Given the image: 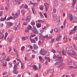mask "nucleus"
<instances>
[{"instance_id": "1", "label": "nucleus", "mask_w": 77, "mask_h": 77, "mask_svg": "<svg viewBox=\"0 0 77 77\" xmlns=\"http://www.w3.org/2000/svg\"><path fill=\"white\" fill-rule=\"evenodd\" d=\"M77 29V26H75L74 27V28L73 29V30H72L70 31V32L69 33V35H72L73 34H74V32H76Z\"/></svg>"}, {"instance_id": "2", "label": "nucleus", "mask_w": 77, "mask_h": 77, "mask_svg": "<svg viewBox=\"0 0 77 77\" xmlns=\"http://www.w3.org/2000/svg\"><path fill=\"white\" fill-rule=\"evenodd\" d=\"M6 24L7 25L6 27L8 29L10 28L11 26H13V23L9 22H7Z\"/></svg>"}, {"instance_id": "3", "label": "nucleus", "mask_w": 77, "mask_h": 77, "mask_svg": "<svg viewBox=\"0 0 77 77\" xmlns=\"http://www.w3.org/2000/svg\"><path fill=\"white\" fill-rule=\"evenodd\" d=\"M52 15L53 17L54 20L55 21H56V22H58L59 20L57 19V18H56V14H54L53 13Z\"/></svg>"}, {"instance_id": "4", "label": "nucleus", "mask_w": 77, "mask_h": 77, "mask_svg": "<svg viewBox=\"0 0 77 77\" xmlns=\"http://www.w3.org/2000/svg\"><path fill=\"white\" fill-rule=\"evenodd\" d=\"M20 14V10H18L17 11V14H15V16L14 19H15V18H17L18 17V14Z\"/></svg>"}, {"instance_id": "5", "label": "nucleus", "mask_w": 77, "mask_h": 77, "mask_svg": "<svg viewBox=\"0 0 77 77\" xmlns=\"http://www.w3.org/2000/svg\"><path fill=\"white\" fill-rule=\"evenodd\" d=\"M40 39L42 41L44 40V36L41 33L40 34Z\"/></svg>"}, {"instance_id": "6", "label": "nucleus", "mask_w": 77, "mask_h": 77, "mask_svg": "<svg viewBox=\"0 0 77 77\" xmlns=\"http://www.w3.org/2000/svg\"><path fill=\"white\" fill-rule=\"evenodd\" d=\"M40 53L42 55H43V56H45V54L44 53V49L41 50L40 51Z\"/></svg>"}, {"instance_id": "7", "label": "nucleus", "mask_w": 77, "mask_h": 77, "mask_svg": "<svg viewBox=\"0 0 77 77\" xmlns=\"http://www.w3.org/2000/svg\"><path fill=\"white\" fill-rule=\"evenodd\" d=\"M68 18H69V20H70V21H72V19L73 18V17H72V14H70L69 15Z\"/></svg>"}, {"instance_id": "8", "label": "nucleus", "mask_w": 77, "mask_h": 77, "mask_svg": "<svg viewBox=\"0 0 77 77\" xmlns=\"http://www.w3.org/2000/svg\"><path fill=\"white\" fill-rule=\"evenodd\" d=\"M54 5L56 6H59V3L57 0H54Z\"/></svg>"}, {"instance_id": "9", "label": "nucleus", "mask_w": 77, "mask_h": 77, "mask_svg": "<svg viewBox=\"0 0 77 77\" xmlns=\"http://www.w3.org/2000/svg\"><path fill=\"white\" fill-rule=\"evenodd\" d=\"M30 40L31 42H32L33 43H35L36 42V41L35 40V38H30Z\"/></svg>"}, {"instance_id": "10", "label": "nucleus", "mask_w": 77, "mask_h": 77, "mask_svg": "<svg viewBox=\"0 0 77 77\" xmlns=\"http://www.w3.org/2000/svg\"><path fill=\"white\" fill-rule=\"evenodd\" d=\"M76 22H77V17H75L73 18V23H76Z\"/></svg>"}, {"instance_id": "11", "label": "nucleus", "mask_w": 77, "mask_h": 77, "mask_svg": "<svg viewBox=\"0 0 77 77\" xmlns=\"http://www.w3.org/2000/svg\"><path fill=\"white\" fill-rule=\"evenodd\" d=\"M33 48L34 50H37L38 48V47L36 45L34 44L33 45Z\"/></svg>"}, {"instance_id": "12", "label": "nucleus", "mask_w": 77, "mask_h": 77, "mask_svg": "<svg viewBox=\"0 0 77 77\" xmlns=\"http://www.w3.org/2000/svg\"><path fill=\"white\" fill-rule=\"evenodd\" d=\"M30 20V17H26V21L27 23H29V22Z\"/></svg>"}, {"instance_id": "13", "label": "nucleus", "mask_w": 77, "mask_h": 77, "mask_svg": "<svg viewBox=\"0 0 77 77\" xmlns=\"http://www.w3.org/2000/svg\"><path fill=\"white\" fill-rule=\"evenodd\" d=\"M45 59L46 60H47L49 62H50V57H45Z\"/></svg>"}, {"instance_id": "14", "label": "nucleus", "mask_w": 77, "mask_h": 77, "mask_svg": "<svg viewBox=\"0 0 77 77\" xmlns=\"http://www.w3.org/2000/svg\"><path fill=\"white\" fill-rule=\"evenodd\" d=\"M32 67L33 68V69L34 71H36L37 70V67L36 65H33L32 66Z\"/></svg>"}, {"instance_id": "15", "label": "nucleus", "mask_w": 77, "mask_h": 77, "mask_svg": "<svg viewBox=\"0 0 77 77\" xmlns=\"http://www.w3.org/2000/svg\"><path fill=\"white\" fill-rule=\"evenodd\" d=\"M29 38V37H23L22 38V39L23 40V41H25V40H26V39H27Z\"/></svg>"}, {"instance_id": "16", "label": "nucleus", "mask_w": 77, "mask_h": 77, "mask_svg": "<svg viewBox=\"0 0 77 77\" xmlns=\"http://www.w3.org/2000/svg\"><path fill=\"white\" fill-rule=\"evenodd\" d=\"M37 30L36 28V27L35 26H33L32 29V31L33 32L35 30Z\"/></svg>"}, {"instance_id": "17", "label": "nucleus", "mask_w": 77, "mask_h": 77, "mask_svg": "<svg viewBox=\"0 0 77 77\" xmlns=\"http://www.w3.org/2000/svg\"><path fill=\"white\" fill-rule=\"evenodd\" d=\"M36 26L37 28H39L41 27V24L40 23H37L36 24Z\"/></svg>"}, {"instance_id": "18", "label": "nucleus", "mask_w": 77, "mask_h": 77, "mask_svg": "<svg viewBox=\"0 0 77 77\" xmlns=\"http://www.w3.org/2000/svg\"><path fill=\"white\" fill-rule=\"evenodd\" d=\"M50 73H51V74H54V70L53 69H51L50 70Z\"/></svg>"}, {"instance_id": "19", "label": "nucleus", "mask_w": 77, "mask_h": 77, "mask_svg": "<svg viewBox=\"0 0 77 77\" xmlns=\"http://www.w3.org/2000/svg\"><path fill=\"white\" fill-rule=\"evenodd\" d=\"M60 38H61V36H60L56 38V40L57 41H59L60 39Z\"/></svg>"}, {"instance_id": "20", "label": "nucleus", "mask_w": 77, "mask_h": 77, "mask_svg": "<svg viewBox=\"0 0 77 77\" xmlns=\"http://www.w3.org/2000/svg\"><path fill=\"white\" fill-rule=\"evenodd\" d=\"M33 32L34 33H35V34H38V33H39V32L38 31V30H37V29H36Z\"/></svg>"}, {"instance_id": "21", "label": "nucleus", "mask_w": 77, "mask_h": 77, "mask_svg": "<svg viewBox=\"0 0 77 77\" xmlns=\"http://www.w3.org/2000/svg\"><path fill=\"white\" fill-rule=\"evenodd\" d=\"M63 61V60H60L59 61H58V63L59 64H61L62 63V62Z\"/></svg>"}, {"instance_id": "22", "label": "nucleus", "mask_w": 77, "mask_h": 77, "mask_svg": "<svg viewBox=\"0 0 77 77\" xmlns=\"http://www.w3.org/2000/svg\"><path fill=\"white\" fill-rule=\"evenodd\" d=\"M53 38V36L51 35H49V37H48V39H51Z\"/></svg>"}, {"instance_id": "23", "label": "nucleus", "mask_w": 77, "mask_h": 77, "mask_svg": "<svg viewBox=\"0 0 77 77\" xmlns=\"http://www.w3.org/2000/svg\"><path fill=\"white\" fill-rule=\"evenodd\" d=\"M40 9L41 11H43V9H44V6L41 5L40 7Z\"/></svg>"}, {"instance_id": "24", "label": "nucleus", "mask_w": 77, "mask_h": 77, "mask_svg": "<svg viewBox=\"0 0 77 77\" xmlns=\"http://www.w3.org/2000/svg\"><path fill=\"white\" fill-rule=\"evenodd\" d=\"M27 28L28 29H29V30H31V29H32V27L30 26V25H29L28 26Z\"/></svg>"}, {"instance_id": "25", "label": "nucleus", "mask_w": 77, "mask_h": 77, "mask_svg": "<svg viewBox=\"0 0 77 77\" xmlns=\"http://www.w3.org/2000/svg\"><path fill=\"white\" fill-rule=\"evenodd\" d=\"M13 18V17L10 16L8 17V19H7V21H8V20H11V19H12Z\"/></svg>"}, {"instance_id": "26", "label": "nucleus", "mask_w": 77, "mask_h": 77, "mask_svg": "<svg viewBox=\"0 0 77 77\" xmlns=\"http://www.w3.org/2000/svg\"><path fill=\"white\" fill-rule=\"evenodd\" d=\"M29 30H30V29L27 27L25 30V32H29Z\"/></svg>"}, {"instance_id": "27", "label": "nucleus", "mask_w": 77, "mask_h": 77, "mask_svg": "<svg viewBox=\"0 0 77 77\" xmlns=\"http://www.w3.org/2000/svg\"><path fill=\"white\" fill-rule=\"evenodd\" d=\"M14 70H17V66L16 65H14Z\"/></svg>"}, {"instance_id": "28", "label": "nucleus", "mask_w": 77, "mask_h": 77, "mask_svg": "<svg viewBox=\"0 0 77 77\" xmlns=\"http://www.w3.org/2000/svg\"><path fill=\"white\" fill-rule=\"evenodd\" d=\"M31 24L32 26H34L35 24V22L34 21H32L31 23Z\"/></svg>"}, {"instance_id": "29", "label": "nucleus", "mask_w": 77, "mask_h": 77, "mask_svg": "<svg viewBox=\"0 0 77 77\" xmlns=\"http://www.w3.org/2000/svg\"><path fill=\"white\" fill-rule=\"evenodd\" d=\"M8 32L5 33V34L4 39H5L6 38V37L8 36Z\"/></svg>"}, {"instance_id": "30", "label": "nucleus", "mask_w": 77, "mask_h": 77, "mask_svg": "<svg viewBox=\"0 0 77 77\" xmlns=\"http://www.w3.org/2000/svg\"><path fill=\"white\" fill-rule=\"evenodd\" d=\"M73 48L75 50H77V47L75 45L73 44Z\"/></svg>"}, {"instance_id": "31", "label": "nucleus", "mask_w": 77, "mask_h": 77, "mask_svg": "<svg viewBox=\"0 0 77 77\" xmlns=\"http://www.w3.org/2000/svg\"><path fill=\"white\" fill-rule=\"evenodd\" d=\"M33 5H34L35 6H37L38 5V3L36 2L33 3Z\"/></svg>"}, {"instance_id": "32", "label": "nucleus", "mask_w": 77, "mask_h": 77, "mask_svg": "<svg viewBox=\"0 0 77 77\" xmlns=\"http://www.w3.org/2000/svg\"><path fill=\"white\" fill-rule=\"evenodd\" d=\"M40 15L41 18H44V16L43 15V14H42V13L41 12H40Z\"/></svg>"}, {"instance_id": "33", "label": "nucleus", "mask_w": 77, "mask_h": 77, "mask_svg": "<svg viewBox=\"0 0 77 77\" xmlns=\"http://www.w3.org/2000/svg\"><path fill=\"white\" fill-rule=\"evenodd\" d=\"M12 2L14 4V5H16L17 3V2H16V1L15 0H12Z\"/></svg>"}, {"instance_id": "34", "label": "nucleus", "mask_w": 77, "mask_h": 77, "mask_svg": "<svg viewBox=\"0 0 77 77\" xmlns=\"http://www.w3.org/2000/svg\"><path fill=\"white\" fill-rule=\"evenodd\" d=\"M21 14H22V15H24V14H25V12H24V11L23 10H21Z\"/></svg>"}, {"instance_id": "35", "label": "nucleus", "mask_w": 77, "mask_h": 77, "mask_svg": "<svg viewBox=\"0 0 77 77\" xmlns=\"http://www.w3.org/2000/svg\"><path fill=\"white\" fill-rule=\"evenodd\" d=\"M21 68H22V69H24V66L23 64V63H21Z\"/></svg>"}, {"instance_id": "36", "label": "nucleus", "mask_w": 77, "mask_h": 77, "mask_svg": "<svg viewBox=\"0 0 77 77\" xmlns=\"http://www.w3.org/2000/svg\"><path fill=\"white\" fill-rule=\"evenodd\" d=\"M8 48L9 49V50L8 51V53H10V52L12 51V48L10 47H9Z\"/></svg>"}, {"instance_id": "37", "label": "nucleus", "mask_w": 77, "mask_h": 77, "mask_svg": "<svg viewBox=\"0 0 77 77\" xmlns=\"http://www.w3.org/2000/svg\"><path fill=\"white\" fill-rule=\"evenodd\" d=\"M17 27H16L15 26L13 27V30H14L15 31H16L17 30Z\"/></svg>"}, {"instance_id": "38", "label": "nucleus", "mask_w": 77, "mask_h": 77, "mask_svg": "<svg viewBox=\"0 0 77 77\" xmlns=\"http://www.w3.org/2000/svg\"><path fill=\"white\" fill-rule=\"evenodd\" d=\"M35 36H36V35H31V38H34Z\"/></svg>"}, {"instance_id": "39", "label": "nucleus", "mask_w": 77, "mask_h": 77, "mask_svg": "<svg viewBox=\"0 0 77 77\" xmlns=\"http://www.w3.org/2000/svg\"><path fill=\"white\" fill-rule=\"evenodd\" d=\"M8 74V72H3V75H6Z\"/></svg>"}, {"instance_id": "40", "label": "nucleus", "mask_w": 77, "mask_h": 77, "mask_svg": "<svg viewBox=\"0 0 77 77\" xmlns=\"http://www.w3.org/2000/svg\"><path fill=\"white\" fill-rule=\"evenodd\" d=\"M44 38H48V34L45 35L44 36Z\"/></svg>"}, {"instance_id": "41", "label": "nucleus", "mask_w": 77, "mask_h": 77, "mask_svg": "<svg viewBox=\"0 0 77 77\" xmlns=\"http://www.w3.org/2000/svg\"><path fill=\"white\" fill-rule=\"evenodd\" d=\"M21 27L20 25V24H19L18 25H17V29H20V27Z\"/></svg>"}, {"instance_id": "42", "label": "nucleus", "mask_w": 77, "mask_h": 77, "mask_svg": "<svg viewBox=\"0 0 77 77\" xmlns=\"http://www.w3.org/2000/svg\"><path fill=\"white\" fill-rule=\"evenodd\" d=\"M51 51H52V52L53 53H56V51H55L54 50L51 49Z\"/></svg>"}, {"instance_id": "43", "label": "nucleus", "mask_w": 77, "mask_h": 77, "mask_svg": "<svg viewBox=\"0 0 77 77\" xmlns=\"http://www.w3.org/2000/svg\"><path fill=\"white\" fill-rule=\"evenodd\" d=\"M72 61H70L68 63L69 65H72Z\"/></svg>"}, {"instance_id": "44", "label": "nucleus", "mask_w": 77, "mask_h": 77, "mask_svg": "<svg viewBox=\"0 0 77 77\" xmlns=\"http://www.w3.org/2000/svg\"><path fill=\"white\" fill-rule=\"evenodd\" d=\"M56 9L54 8L53 10V13H56Z\"/></svg>"}, {"instance_id": "45", "label": "nucleus", "mask_w": 77, "mask_h": 77, "mask_svg": "<svg viewBox=\"0 0 77 77\" xmlns=\"http://www.w3.org/2000/svg\"><path fill=\"white\" fill-rule=\"evenodd\" d=\"M62 66H63V65L62 64H61L58 66V68H60L61 67H62Z\"/></svg>"}, {"instance_id": "46", "label": "nucleus", "mask_w": 77, "mask_h": 77, "mask_svg": "<svg viewBox=\"0 0 77 77\" xmlns=\"http://www.w3.org/2000/svg\"><path fill=\"white\" fill-rule=\"evenodd\" d=\"M40 60V63H43V62H44V59H42L41 60Z\"/></svg>"}, {"instance_id": "47", "label": "nucleus", "mask_w": 77, "mask_h": 77, "mask_svg": "<svg viewBox=\"0 0 77 77\" xmlns=\"http://www.w3.org/2000/svg\"><path fill=\"white\" fill-rule=\"evenodd\" d=\"M24 48H25V47L24 46H23L21 48V51H23Z\"/></svg>"}, {"instance_id": "48", "label": "nucleus", "mask_w": 77, "mask_h": 77, "mask_svg": "<svg viewBox=\"0 0 77 77\" xmlns=\"http://www.w3.org/2000/svg\"><path fill=\"white\" fill-rule=\"evenodd\" d=\"M1 39H3L4 38V35L3 34L1 35L0 36Z\"/></svg>"}, {"instance_id": "49", "label": "nucleus", "mask_w": 77, "mask_h": 77, "mask_svg": "<svg viewBox=\"0 0 77 77\" xmlns=\"http://www.w3.org/2000/svg\"><path fill=\"white\" fill-rule=\"evenodd\" d=\"M3 64L4 65H3V66H6V65H7V62H6L5 63H3Z\"/></svg>"}, {"instance_id": "50", "label": "nucleus", "mask_w": 77, "mask_h": 77, "mask_svg": "<svg viewBox=\"0 0 77 77\" xmlns=\"http://www.w3.org/2000/svg\"><path fill=\"white\" fill-rule=\"evenodd\" d=\"M18 2H17V3L18 5H20V3L22 2V1H20V0H18Z\"/></svg>"}, {"instance_id": "51", "label": "nucleus", "mask_w": 77, "mask_h": 77, "mask_svg": "<svg viewBox=\"0 0 77 77\" xmlns=\"http://www.w3.org/2000/svg\"><path fill=\"white\" fill-rule=\"evenodd\" d=\"M32 51L33 53H34V54H36L37 53L36 51H35V50H32Z\"/></svg>"}, {"instance_id": "52", "label": "nucleus", "mask_w": 77, "mask_h": 77, "mask_svg": "<svg viewBox=\"0 0 77 77\" xmlns=\"http://www.w3.org/2000/svg\"><path fill=\"white\" fill-rule=\"evenodd\" d=\"M38 44L39 45H41V44H42V43H41V41H38Z\"/></svg>"}, {"instance_id": "53", "label": "nucleus", "mask_w": 77, "mask_h": 77, "mask_svg": "<svg viewBox=\"0 0 77 77\" xmlns=\"http://www.w3.org/2000/svg\"><path fill=\"white\" fill-rule=\"evenodd\" d=\"M44 15L45 18H47V14L46 13H44Z\"/></svg>"}, {"instance_id": "54", "label": "nucleus", "mask_w": 77, "mask_h": 77, "mask_svg": "<svg viewBox=\"0 0 77 77\" xmlns=\"http://www.w3.org/2000/svg\"><path fill=\"white\" fill-rule=\"evenodd\" d=\"M39 67L40 69H41V67H42V65H41V64H39Z\"/></svg>"}, {"instance_id": "55", "label": "nucleus", "mask_w": 77, "mask_h": 77, "mask_svg": "<svg viewBox=\"0 0 77 77\" xmlns=\"http://www.w3.org/2000/svg\"><path fill=\"white\" fill-rule=\"evenodd\" d=\"M4 26V24H3V23H1L0 24V26L1 27H3Z\"/></svg>"}, {"instance_id": "56", "label": "nucleus", "mask_w": 77, "mask_h": 77, "mask_svg": "<svg viewBox=\"0 0 77 77\" xmlns=\"http://www.w3.org/2000/svg\"><path fill=\"white\" fill-rule=\"evenodd\" d=\"M65 24H66V22L64 21L63 23V26L64 27L65 26Z\"/></svg>"}, {"instance_id": "57", "label": "nucleus", "mask_w": 77, "mask_h": 77, "mask_svg": "<svg viewBox=\"0 0 77 77\" xmlns=\"http://www.w3.org/2000/svg\"><path fill=\"white\" fill-rule=\"evenodd\" d=\"M60 6L61 8H63V4H61L60 5Z\"/></svg>"}, {"instance_id": "58", "label": "nucleus", "mask_w": 77, "mask_h": 77, "mask_svg": "<svg viewBox=\"0 0 77 77\" xmlns=\"http://www.w3.org/2000/svg\"><path fill=\"white\" fill-rule=\"evenodd\" d=\"M59 61H58L55 63V65H59Z\"/></svg>"}, {"instance_id": "59", "label": "nucleus", "mask_w": 77, "mask_h": 77, "mask_svg": "<svg viewBox=\"0 0 77 77\" xmlns=\"http://www.w3.org/2000/svg\"><path fill=\"white\" fill-rule=\"evenodd\" d=\"M54 39H51V43L53 42H54Z\"/></svg>"}, {"instance_id": "60", "label": "nucleus", "mask_w": 77, "mask_h": 77, "mask_svg": "<svg viewBox=\"0 0 77 77\" xmlns=\"http://www.w3.org/2000/svg\"><path fill=\"white\" fill-rule=\"evenodd\" d=\"M38 21L39 23H41L42 22H43L42 20H38Z\"/></svg>"}, {"instance_id": "61", "label": "nucleus", "mask_w": 77, "mask_h": 77, "mask_svg": "<svg viewBox=\"0 0 77 77\" xmlns=\"http://www.w3.org/2000/svg\"><path fill=\"white\" fill-rule=\"evenodd\" d=\"M8 1H6L7 4V5H9V0H7Z\"/></svg>"}, {"instance_id": "62", "label": "nucleus", "mask_w": 77, "mask_h": 77, "mask_svg": "<svg viewBox=\"0 0 77 77\" xmlns=\"http://www.w3.org/2000/svg\"><path fill=\"white\" fill-rule=\"evenodd\" d=\"M71 75L72 77H76L75 75H73V74H72Z\"/></svg>"}, {"instance_id": "63", "label": "nucleus", "mask_w": 77, "mask_h": 77, "mask_svg": "<svg viewBox=\"0 0 77 77\" xmlns=\"http://www.w3.org/2000/svg\"><path fill=\"white\" fill-rule=\"evenodd\" d=\"M39 59L40 60H41V59H42L43 58H42V57H41V56H39Z\"/></svg>"}, {"instance_id": "64", "label": "nucleus", "mask_w": 77, "mask_h": 77, "mask_svg": "<svg viewBox=\"0 0 77 77\" xmlns=\"http://www.w3.org/2000/svg\"><path fill=\"white\" fill-rule=\"evenodd\" d=\"M23 25H24V26H27V24L26 22H24L23 23Z\"/></svg>"}]
</instances>
